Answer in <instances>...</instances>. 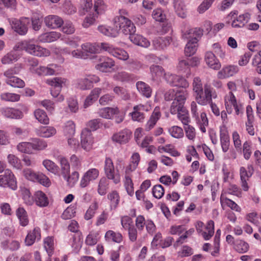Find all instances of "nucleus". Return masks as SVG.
Masks as SVG:
<instances>
[{"instance_id": "nucleus-1", "label": "nucleus", "mask_w": 261, "mask_h": 261, "mask_svg": "<svg viewBox=\"0 0 261 261\" xmlns=\"http://www.w3.org/2000/svg\"><path fill=\"white\" fill-rule=\"evenodd\" d=\"M15 48H20L29 54L39 57H46L50 55V52L48 49L30 41L19 42L17 44Z\"/></svg>"}, {"instance_id": "nucleus-2", "label": "nucleus", "mask_w": 261, "mask_h": 261, "mask_svg": "<svg viewBox=\"0 0 261 261\" xmlns=\"http://www.w3.org/2000/svg\"><path fill=\"white\" fill-rule=\"evenodd\" d=\"M224 104L228 114H232L233 110L236 115H241L244 113L243 104L237 100L235 95L232 92H228L224 95Z\"/></svg>"}, {"instance_id": "nucleus-3", "label": "nucleus", "mask_w": 261, "mask_h": 261, "mask_svg": "<svg viewBox=\"0 0 261 261\" xmlns=\"http://www.w3.org/2000/svg\"><path fill=\"white\" fill-rule=\"evenodd\" d=\"M198 106L196 101H192L191 103V112L192 117L195 119L200 130L202 133H205L206 127L208 125V120L205 112H200L198 111Z\"/></svg>"}, {"instance_id": "nucleus-4", "label": "nucleus", "mask_w": 261, "mask_h": 261, "mask_svg": "<svg viewBox=\"0 0 261 261\" xmlns=\"http://www.w3.org/2000/svg\"><path fill=\"white\" fill-rule=\"evenodd\" d=\"M115 25L117 29L121 30L125 35H132L136 32V27L129 19L124 16H119L115 18Z\"/></svg>"}, {"instance_id": "nucleus-5", "label": "nucleus", "mask_w": 261, "mask_h": 261, "mask_svg": "<svg viewBox=\"0 0 261 261\" xmlns=\"http://www.w3.org/2000/svg\"><path fill=\"white\" fill-rule=\"evenodd\" d=\"M195 227L197 233L205 241L209 240L214 234L215 223L212 220L208 221L205 226L202 221H198Z\"/></svg>"}, {"instance_id": "nucleus-6", "label": "nucleus", "mask_w": 261, "mask_h": 261, "mask_svg": "<svg viewBox=\"0 0 261 261\" xmlns=\"http://www.w3.org/2000/svg\"><path fill=\"white\" fill-rule=\"evenodd\" d=\"M104 172L106 177L112 180L115 184L120 181V175L118 170H115L113 162L109 157H106L104 162Z\"/></svg>"}, {"instance_id": "nucleus-7", "label": "nucleus", "mask_w": 261, "mask_h": 261, "mask_svg": "<svg viewBox=\"0 0 261 261\" xmlns=\"http://www.w3.org/2000/svg\"><path fill=\"white\" fill-rule=\"evenodd\" d=\"M62 71V67L57 64H49L47 66H40L36 68L35 74L39 76H50L60 74Z\"/></svg>"}, {"instance_id": "nucleus-8", "label": "nucleus", "mask_w": 261, "mask_h": 261, "mask_svg": "<svg viewBox=\"0 0 261 261\" xmlns=\"http://www.w3.org/2000/svg\"><path fill=\"white\" fill-rule=\"evenodd\" d=\"M0 186L2 187H9L13 190L17 189L16 178L9 169H6L3 175H0Z\"/></svg>"}, {"instance_id": "nucleus-9", "label": "nucleus", "mask_w": 261, "mask_h": 261, "mask_svg": "<svg viewBox=\"0 0 261 261\" xmlns=\"http://www.w3.org/2000/svg\"><path fill=\"white\" fill-rule=\"evenodd\" d=\"M100 46L103 50L120 60L125 61L129 58L128 54L125 50L118 47H115L110 44L101 43Z\"/></svg>"}, {"instance_id": "nucleus-10", "label": "nucleus", "mask_w": 261, "mask_h": 261, "mask_svg": "<svg viewBox=\"0 0 261 261\" xmlns=\"http://www.w3.org/2000/svg\"><path fill=\"white\" fill-rule=\"evenodd\" d=\"M28 17H21L20 19L12 18L10 19V23L14 31L20 35H23L28 31V25L30 23Z\"/></svg>"}, {"instance_id": "nucleus-11", "label": "nucleus", "mask_w": 261, "mask_h": 261, "mask_svg": "<svg viewBox=\"0 0 261 261\" xmlns=\"http://www.w3.org/2000/svg\"><path fill=\"white\" fill-rule=\"evenodd\" d=\"M217 94L216 91L210 85L205 84L204 86L203 94L200 95L197 102L201 106H206L209 102H213V98H216Z\"/></svg>"}, {"instance_id": "nucleus-12", "label": "nucleus", "mask_w": 261, "mask_h": 261, "mask_svg": "<svg viewBox=\"0 0 261 261\" xmlns=\"http://www.w3.org/2000/svg\"><path fill=\"white\" fill-rule=\"evenodd\" d=\"M81 144L82 148L86 151H90L94 148V138L88 129H84L82 132Z\"/></svg>"}, {"instance_id": "nucleus-13", "label": "nucleus", "mask_w": 261, "mask_h": 261, "mask_svg": "<svg viewBox=\"0 0 261 261\" xmlns=\"http://www.w3.org/2000/svg\"><path fill=\"white\" fill-rule=\"evenodd\" d=\"M99 175V171L96 168H90L83 175L80 180V185L82 188L89 185L91 181L96 180Z\"/></svg>"}, {"instance_id": "nucleus-14", "label": "nucleus", "mask_w": 261, "mask_h": 261, "mask_svg": "<svg viewBox=\"0 0 261 261\" xmlns=\"http://www.w3.org/2000/svg\"><path fill=\"white\" fill-rule=\"evenodd\" d=\"M98 63L95 65V68L101 72H106L115 65L113 59L106 56H96Z\"/></svg>"}, {"instance_id": "nucleus-15", "label": "nucleus", "mask_w": 261, "mask_h": 261, "mask_svg": "<svg viewBox=\"0 0 261 261\" xmlns=\"http://www.w3.org/2000/svg\"><path fill=\"white\" fill-rule=\"evenodd\" d=\"M150 109V106L147 105L140 104L135 106L133 108V111L129 113V115L131 116L133 121L141 122L145 118L144 112H147Z\"/></svg>"}, {"instance_id": "nucleus-16", "label": "nucleus", "mask_w": 261, "mask_h": 261, "mask_svg": "<svg viewBox=\"0 0 261 261\" xmlns=\"http://www.w3.org/2000/svg\"><path fill=\"white\" fill-rule=\"evenodd\" d=\"M204 61L206 64L214 70H219L221 67V63L212 51H207L204 55Z\"/></svg>"}, {"instance_id": "nucleus-17", "label": "nucleus", "mask_w": 261, "mask_h": 261, "mask_svg": "<svg viewBox=\"0 0 261 261\" xmlns=\"http://www.w3.org/2000/svg\"><path fill=\"white\" fill-rule=\"evenodd\" d=\"M239 68L237 65H227L223 67L217 73V77L219 79H224L232 76L237 73Z\"/></svg>"}, {"instance_id": "nucleus-18", "label": "nucleus", "mask_w": 261, "mask_h": 261, "mask_svg": "<svg viewBox=\"0 0 261 261\" xmlns=\"http://www.w3.org/2000/svg\"><path fill=\"white\" fill-rule=\"evenodd\" d=\"M220 138L222 150L226 153L228 151L230 146L229 136L226 126L220 127Z\"/></svg>"}, {"instance_id": "nucleus-19", "label": "nucleus", "mask_w": 261, "mask_h": 261, "mask_svg": "<svg viewBox=\"0 0 261 261\" xmlns=\"http://www.w3.org/2000/svg\"><path fill=\"white\" fill-rule=\"evenodd\" d=\"M250 18V13L245 12L234 18L231 22V25L233 28H243L249 22Z\"/></svg>"}, {"instance_id": "nucleus-20", "label": "nucleus", "mask_w": 261, "mask_h": 261, "mask_svg": "<svg viewBox=\"0 0 261 261\" xmlns=\"http://www.w3.org/2000/svg\"><path fill=\"white\" fill-rule=\"evenodd\" d=\"M44 22L47 28L55 29L62 25L63 20L61 17L57 15H50L45 17Z\"/></svg>"}, {"instance_id": "nucleus-21", "label": "nucleus", "mask_w": 261, "mask_h": 261, "mask_svg": "<svg viewBox=\"0 0 261 261\" xmlns=\"http://www.w3.org/2000/svg\"><path fill=\"white\" fill-rule=\"evenodd\" d=\"M17 46L16 44L13 50L5 55L1 59V62L3 64H10L18 60L20 55L18 51L21 50L20 48H15Z\"/></svg>"}, {"instance_id": "nucleus-22", "label": "nucleus", "mask_w": 261, "mask_h": 261, "mask_svg": "<svg viewBox=\"0 0 261 261\" xmlns=\"http://www.w3.org/2000/svg\"><path fill=\"white\" fill-rule=\"evenodd\" d=\"M61 36L59 32L51 31L43 33L39 35L38 40L41 43H50L59 39Z\"/></svg>"}, {"instance_id": "nucleus-23", "label": "nucleus", "mask_w": 261, "mask_h": 261, "mask_svg": "<svg viewBox=\"0 0 261 261\" xmlns=\"http://www.w3.org/2000/svg\"><path fill=\"white\" fill-rule=\"evenodd\" d=\"M34 203L39 207H44L49 204V199L47 195L42 191L38 190L34 194Z\"/></svg>"}, {"instance_id": "nucleus-24", "label": "nucleus", "mask_w": 261, "mask_h": 261, "mask_svg": "<svg viewBox=\"0 0 261 261\" xmlns=\"http://www.w3.org/2000/svg\"><path fill=\"white\" fill-rule=\"evenodd\" d=\"M119 108L115 107H105L100 109L98 111L99 116L107 119H112L114 114H118Z\"/></svg>"}, {"instance_id": "nucleus-25", "label": "nucleus", "mask_w": 261, "mask_h": 261, "mask_svg": "<svg viewBox=\"0 0 261 261\" xmlns=\"http://www.w3.org/2000/svg\"><path fill=\"white\" fill-rule=\"evenodd\" d=\"M3 115L7 118L12 119H21L23 117V113L18 110L12 108H4L1 109Z\"/></svg>"}, {"instance_id": "nucleus-26", "label": "nucleus", "mask_w": 261, "mask_h": 261, "mask_svg": "<svg viewBox=\"0 0 261 261\" xmlns=\"http://www.w3.org/2000/svg\"><path fill=\"white\" fill-rule=\"evenodd\" d=\"M41 239V230L40 228L36 227L32 231H30L27 234L25 239V243L27 246L32 245L36 241Z\"/></svg>"}, {"instance_id": "nucleus-27", "label": "nucleus", "mask_w": 261, "mask_h": 261, "mask_svg": "<svg viewBox=\"0 0 261 261\" xmlns=\"http://www.w3.org/2000/svg\"><path fill=\"white\" fill-rule=\"evenodd\" d=\"M192 88L197 102L199 98H200V95L203 94L204 90L201 80L199 77L196 76L193 79Z\"/></svg>"}, {"instance_id": "nucleus-28", "label": "nucleus", "mask_w": 261, "mask_h": 261, "mask_svg": "<svg viewBox=\"0 0 261 261\" xmlns=\"http://www.w3.org/2000/svg\"><path fill=\"white\" fill-rule=\"evenodd\" d=\"M37 135L43 138H49L54 136L56 133V128L51 126H41L36 129Z\"/></svg>"}, {"instance_id": "nucleus-29", "label": "nucleus", "mask_w": 261, "mask_h": 261, "mask_svg": "<svg viewBox=\"0 0 261 261\" xmlns=\"http://www.w3.org/2000/svg\"><path fill=\"white\" fill-rule=\"evenodd\" d=\"M101 91L102 88H95L93 89L85 100L84 103V108H87L91 106L97 99Z\"/></svg>"}, {"instance_id": "nucleus-30", "label": "nucleus", "mask_w": 261, "mask_h": 261, "mask_svg": "<svg viewBox=\"0 0 261 261\" xmlns=\"http://www.w3.org/2000/svg\"><path fill=\"white\" fill-rule=\"evenodd\" d=\"M130 138V132L129 130L124 129L119 133L114 134L112 137V140L113 142L124 144L127 143Z\"/></svg>"}, {"instance_id": "nucleus-31", "label": "nucleus", "mask_w": 261, "mask_h": 261, "mask_svg": "<svg viewBox=\"0 0 261 261\" xmlns=\"http://www.w3.org/2000/svg\"><path fill=\"white\" fill-rule=\"evenodd\" d=\"M161 114L159 107H155L153 110V112L150 117L149 119L145 125V130L146 131H149L151 130L155 125L157 121L161 117Z\"/></svg>"}, {"instance_id": "nucleus-32", "label": "nucleus", "mask_w": 261, "mask_h": 261, "mask_svg": "<svg viewBox=\"0 0 261 261\" xmlns=\"http://www.w3.org/2000/svg\"><path fill=\"white\" fill-rule=\"evenodd\" d=\"M150 73L151 80L153 81H160L163 75H164L165 71L163 68L159 65H152L150 67Z\"/></svg>"}, {"instance_id": "nucleus-33", "label": "nucleus", "mask_w": 261, "mask_h": 261, "mask_svg": "<svg viewBox=\"0 0 261 261\" xmlns=\"http://www.w3.org/2000/svg\"><path fill=\"white\" fill-rule=\"evenodd\" d=\"M136 88L138 92L142 96L150 98L152 94V89L149 85L144 82L138 81L136 84Z\"/></svg>"}, {"instance_id": "nucleus-34", "label": "nucleus", "mask_w": 261, "mask_h": 261, "mask_svg": "<svg viewBox=\"0 0 261 261\" xmlns=\"http://www.w3.org/2000/svg\"><path fill=\"white\" fill-rule=\"evenodd\" d=\"M170 41L169 37H156L153 40L152 45L155 49H163L170 44Z\"/></svg>"}, {"instance_id": "nucleus-35", "label": "nucleus", "mask_w": 261, "mask_h": 261, "mask_svg": "<svg viewBox=\"0 0 261 261\" xmlns=\"http://www.w3.org/2000/svg\"><path fill=\"white\" fill-rule=\"evenodd\" d=\"M203 35V30L199 28H195L187 31L182 34V38L185 39H196L197 42Z\"/></svg>"}, {"instance_id": "nucleus-36", "label": "nucleus", "mask_w": 261, "mask_h": 261, "mask_svg": "<svg viewBox=\"0 0 261 261\" xmlns=\"http://www.w3.org/2000/svg\"><path fill=\"white\" fill-rule=\"evenodd\" d=\"M220 204L224 209L225 206L229 207L232 210L238 212L241 211V208L234 201L225 197L223 194L220 196Z\"/></svg>"}, {"instance_id": "nucleus-37", "label": "nucleus", "mask_w": 261, "mask_h": 261, "mask_svg": "<svg viewBox=\"0 0 261 261\" xmlns=\"http://www.w3.org/2000/svg\"><path fill=\"white\" fill-rule=\"evenodd\" d=\"M129 39L133 43L143 47L147 48L150 46V43L148 39L143 36L133 34L129 36Z\"/></svg>"}, {"instance_id": "nucleus-38", "label": "nucleus", "mask_w": 261, "mask_h": 261, "mask_svg": "<svg viewBox=\"0 0 261 261\" xmlns=\"http://www.w3.org/2000/svg\"><path fill=\"white\" fill-rule=\"evenodd\" d=\"M107 198L110 201V208L111 210L116 209L119 203L120 197L118 192L115 190L110 192Z\"/></svg>"}, {"instance_id": "nucleus-39", "label": "nucleus", "mask_w": 261, "mask_h": 261, "mask_svg": "<svg viewBox=\"0 0 261 261\" xmlns=\"http://www.w3.org/2000/svg\"><path fill=\"white\" fill-rule=\"evenodd\" d=\"M105 240L107 242H113L116 243H120L123 240L122 234L119 232H115L113 230H108L105 236Z\"/></svg>"}, {"instance_id": "nucleus-40", "label": "nucleus", "mask_w": 261, "mask_h": 261, "mask_svg": "<svg viewBox=\"0 0 261 261\" xmlns=\"http://www.w3.org/2000/svg\"><path fill=\"white\" fill-rule=\"evenodd\" d=\"M174 7L177 15L182 18L187 16V10L184 0H173Z\"/></svg>"}, {"instance_id": "nucleus-41", "label": "nucleus", "mask_w": 261, "mask_h": 261, "mask_svg": "<svg viewBox=\"0 0 261 261\" xmlns=\"http://www.w3.org/2000/svg\"><path fill=\"white\" fill-rule=\"evenodd\" d=\"M98 31L103 35L112 37H116L118 35V29L112 28L106 25H100L97 28Z\"/></svg>"}, {"instance_id": "nucleus-42", "label": "nucleus", "mask_w": 261, "mask_h": 261, "mask_svg": "<svg viewBox=\"0 0 261 261\" xmlns=\"http://www.w3.org/2000/svg\"><path fill=\"white\" fill-rule=\"evenodd\" d=\"M63 133L67 137H73L75 132V124L72 120L65 122L63 126Z\"/></svg>"}, {"instance_id": "nucleus-43", "label": "nucleus", "mask_w": 261, "mask_h": 261, "mask_svg": "<svg viewBox=\"0 0 261 261\" xmlns=\"http://www.w3.org/2000/svg\"><path fill=\"white\" fill-rule=\"evenodd\" d=\"M16 215L22 226H26L29 224V218L27 212L22 207H19L16 211Z\"/></svg>"}, {"instance_id": "nucleus-44", "label": "nucleus", "mask_w": 261, "mask_h": 261, "mask_svg": "<svg viewBox=\"0 0 261 261\" xmlns=\"http://www.w3.org/2000/svg\"><path fill=\"white\" fill-rule=\"evenodd\" d=\"M67 81L65 78L57 77L48 80L46 83L51 87V88L61 90L63 86L66 85Z\"/></svg>"}, {"instance_id": "nucleus-45", "label": "nucleus", "mask_w": 261, "mask_h": 261, "mask_svg": "<svg viewBox=\"0 0 261 261\" xmlns=\"http://www.w3.org/2000/svg\"><path fill=\"white\" fill-rule=\"evenodd\" d=\"M197 46L198 44L196 39H190L185 48L186 56L190 57L193 55L197 50Z\"/></svg>"}, {"instance_id": "nucleus-46", "label": "nucleus", "mask_w": 261, "mask_h": 261, "mask_svg": "<svg viewBox=\"0 0 261 261\" xmlns=\"http://www.w3.org/2000/svg\"><path fill=\"white\" fill-rule=\"evenodd\" d=\"M61 169V175L63 176L70 173V164L67 159L63 156H59L57 158Z\"/></svg>"}, {"instance_id": "nucleus-47", "label": "nucleus", "mask_w": 261, "mask_h": 261, "mask_svg": "<svg viewBox=\"0 0 261 261\" xmlns=\"http://www.w3.org/2000/svg\"><path fill=\"white\" fill-rule=\"evenodd\" d=\"M35 118L41 123L48 124L49 119L46 112L40 109L36 110L34 112Z\"/></svg>"}, {"instance_id": "nucleus-48", "label": "nucleus", "mask_w": 261, "mask_h": 261, "mask_svg": "<svg viewBox=\"0 0 261 261\" xmlns=\"http://www.w3.org/2000/svg\"><path fill=\"white\" fill-rule=\"evenodd\" d=\"M1 246L4 249H9L12 251H16L19 249L20 247L18 241L13 240H4L1 243Z\"/></svg>"}, {"instance_id": "nucleus-49", "label": "nucleus", "mask_w": 261, "mask_h": 261, "mask_svg": "<svg viewBox=\"0 0 261 261\" xmlns=\"http://www.w3.org/2000/svg\"><path fill=\"white\" fill-rule=\"evenodd\" d=\"M30 143L33 152L34 150H43L47 146L46 141L38 138H33L31 139Z\"/></svg>"}, {"instance_id": "nucleus-50", "label": "nucleus", "mask_w": 261, "mask_h": 261, "mask_svg": "<svg viewBox=\"0 0 261 261\" xmlns=\"http://www.w3.org/2000/svg\"><path fill=\"white\" fill-rule=\"evenodd\" d=\"M21 69V67L20 66L15 65L6 70L4 72V76L5 77V81H9L15 77V75L19 74Z\"/></svg>"}, {"instance_id": "nucleus-51", "label": "nucleus", "mask_w": 261, "mask_h": 261, "mask_svg": "<svg viewBox=\"0 0 261 261\" xmlns=\"http://www.w3.org/2000/svg\"><path fill=\"white\" fill-rule=\"evenodd\" d=\"M114 93L124 100H128L130 98V95L127 90L123 87L116 86L113 88Z\"/></svg>"}, {"instance_id": "nucleus-52", "label": "nucleus", "mask_w": 261, "mask_h": 261, "mask_svg": "<svg viewBox=\"0 0 261 261\" xmlns=\"http://www.w3.org/2000/svg\"><path fill=\"white\" fill-rule=\"evenodd\" d=\"M42 165L47 171L55 175L59 174V168L52 161L48 159L44 160L42 162Z\"/></svg>"}, {"instance_id": "nucleus-53", "label": "nucleus", "mask_w": 261, "mask_h": 261, "mask_svg": "<svg viewBox=\"0 0 261 261\" xmlns=\"http://www.w3.org/2000/svg\"><path fill=\"white\" fill-rule=\"evenodd\" d=\"M174 100L185 105L186 101L189 96V92L186 89H178L176 90Z\"/></svg>"}, {"instance_id": "nucleus-54", "label": "nucleus", "mask_w": 261, "mask_h": 261, "mask_svg": "<svg viewBox=\"0 0 261 261\" xmlns=\"http://www.w3.org/2000/svg\"><path fill=\"white\" fill-rule=\"evenodd\" d=\"M44 248L47 253L48 256L51 257L54 251V238L48 237L44 240Z\"/></svg>"}, {"instance_id": "nucleus-55", "label": "nucleus", "mask_w": 261, "mask_h": 261, "mask_svg": "<svg viewBox=\"0 0 261 261\" xmlns=\"http://www.w3.org/2000/svg\"><path fill=\"white\" fill-rule=\"evenodd\" d=\"M249 248L248 243L245 241L241 239L237 240L234 244V249L240 253H246Z\"/></svg>"}, {"instance_id": "nucleus-56", "label": "nucleus", "mask_w": 261, "mask_h": 261, "mask_svg": "<svg viewBox=\"0 0 261 261\" xmlns=\"http://www.w3.org/2000/svg\"><path fill=\"white\" fill-rule=\"evenodd\" d=\"M98 208V205L97 202L92 203L86 212L84 218L86 220L92 219L95 215L96 211Z\"/></svg>"}, {"instance_id": "nucleus-57", "label": "nucleus", "mask_w": 261, "mask_h": 261, "mask_svg": "<svg viewBox=\"0 0 261 261\" xmlns=\"http://www.w3.org/2000/svg\"><path fill=\"white\" fill-rule=\"evenodd\" d=\"M109 181L106 177L101 178L99 181L97 192L101 196L105 195L108 189Z\"/></svg>"}, {"instance_id": "nucleus-58", "label": "nucleus", "mask_w": 261, "mask_h": 261, "mask_svg": "<svg viewBox=\"0 0 261 261\" xmlns=\"http://www.w3.org/2000/svg\"><path fill=\"white\" fill-rule=\"evenodd\" d=\"M64 179L67 181L69 187H73L79 178V173L77 171L72 172L71 175L67 174L66 176L64 175Z\"/></svg>"}, {"instance_id": "nucleus-59", "label": "nucleus", "mask_w": 261, "mask_h": 261, "mask_svg": "<svg viewBox=\"0 0 261 261\" xmlns=\"http://www.w3.org/2000/svg\"><path fill=\"white\" fill-rule=\"evenodd\" d=\"M22 199L24 202L28 205H32L34 203V195H31L30 190L25 188L21 190Z\"/></svg>"}, {"instance_id": "nucleus-60", "label": "nucleus", "mask_w": 261, "mask_h": 261, "mask_svg": "<svg viewBox=\"0 0 261 261\" xmlns=\"http://www.w3.org/2000/svg\"><path fill=\"white\" fill-rule=\"evenodd\" d=\"M213 52L217 55L220 59L223 60L226 58V51L220 44L215 43L212 45Z\"/></svg>"}, {"instance_id": "nucleus-61", "label": "nucleus", "mask_w": 261, "mask_h": 261, "mask_svg": "<svg viewBox=\"0 0 261 261\" xmlns=\"http://www.w3.org/2000/svg\"><path fill=\"white\" fill-rule=\"evenodd\" d=\"M124 186L128 195L133 196L134 194V184L128 175H125Z\"/></svg>"}, {"instance_id": "nucleus-62", "label": "nucleus", "mask_w": 261, "mask_h": 261, "mask_svg": "<svg viewBox=\"0 0 261 261\" xmlns=\"http://www.w3.org/2000/svg\"><path fill=\"white\" fill-rule=\"evenodd\" d=\"M31 146L30 142H22L17 145V149L21 153L31 154L33 153Z\"/></svg>"}, {"instance_id": "nucleus-63", "label": "nucleus", "mask_w": 261, "mask_h": 261, "mask_svg": "<svg viewBox=\"0 0 261 261\" xmlns=\"http://www.w3.org/2000/svg\"><path fill=\"white\" fill-rule=\"evenodd\" d=\"M1 98L3 100L16 102L19 100L20 96L16 93L5 92L1 94Z\"/></svg>"}, {"instance_id": "nucleus-64", "label": "nucleus", "mask_w": 261, "mask_h": 261, "mask_svg": "<svg viewBox=\"0 0 261 261\" xmlns=\"http://www.w3.org/2000/svg\"><path fill=\"white\" fill-rule=\"evenodd\" d=\"M6 83L7 84L14 88H22L25 86L24 82L17 76H15L9 81H6Z\"/></svg>"}]
</instances>
